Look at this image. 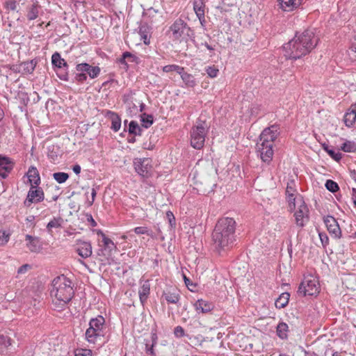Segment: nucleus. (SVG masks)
Masks as SVG:
<instances>
[{"label": "nucleus", "instance_id": "f257e3e1", "mask_svg": "<svg viewBox=\"0 0 356 356\" xmlns=\"http://www.w3.org/2000/svg\"><path fill=\"white\" fill-rule=\"evenodd\" d=\"M318 42L313 30L307 29L283 45L284 56L286 59L297 60L310 53Z\"/></svg>", "mask_w": 356, "mask_h": 356}, {"label": "nucleus", "instance_id": "f03ea898", "mask_svg": "<svg viewBox=\"0 0 356 356\" xmlns=\"http://www.w3.org/2000/svg\"><path fill=\"white\" fill-rule=\"evenodd\" d=\"M236 221L225 217L218 220L212 233L213 245L218 253L226 252L235 245Z\"/></svg>", "mask_w": 356, "mask_h": 356}, {"label": "nucleus", "instance_id": "7ed1b4c3", "mask_svg": "<svg viewBox=\"0 0 356 356\" xmlns=\"http://www.w3.org/2000/svg\"><path fill=\"white\" fill-rule=\"evenodd\" d=\"M74 294V284L70 279L61 275L54 279L51 296L54 309H64Z\"/></svg>", "mask_w": 356, "mask_h": 356}, {"label": "nucleus", "instance_id": "20e7f679", "mask_svg": "<svg viewBox=\"0 0 356 356\" xmlns=\"http://www.w3.org/2000/svg\"><path fill=\"white\" fill-rule=\"evenodd\" d=\"M280 134V127L273 124L264 129L260 134L259 141L257 143V152L266 164H270L273 160L274 147Z\"/></svg>", "mask_w": 356, "mask_h": 356}, {"label": "nucleus", "instance_id": "39448f33", "mask_svg": "<svg viewBox=\"0 0 356 356\" xmlns=\"http://www.w3.org/2000/svg\"><path fill=\"white\" fill-rule=\"evenodd\" d=\"M105 318L99 315L90 319L89 327L86 331V339L88 343H95L105 334Z\"/></svg>", "mask_w": 356, "mask_h": 356}, {"label": "nucleus", "instance_id": "423d86ee", "mask_svg": "<svg viewBox=\"0 0 356 356\" xmlns=\"http://www.w3.org/2000/svg\"><path fill=\"white\" fill-rule=\"evenodd\" d=\"M173 39L187 42L194 36L193 31L182 20H176L170 27Z\"/></svg>", "mask_w": 356, "mask_h": 356}, {"label": "nucleus", "instance_id": "0eeeda50", "mask_svg": "<svg viewBox=\"0 0 356 356\" xmlns=\"http://www.w3.org/2000/svg\"><path fill=\"white\" fill-rule=\"evenodd\" d=\"M207 129L204 122H197L191 131V145L197 149L203 147L207 136Z\"/></svg>", "mask_w": 356, "mask_h": 356}, {"label": "nucleus", "instance_id": "6e6552de", "mask_svg": "<svg viewBox=\"0 0 356 356\" xmlns=\"http://www.w3.org/2000/svg\"><path fill=\"white\" fill-rule=\"evenodd\" d=\"M320 291L318 280L313 275L305 276L300 283L298 293L302 296H316Z\"/></svg>", "mask_w": 356, "mask_h": 356}, {"label": "nucleus", "instance_id": "1a4fd4ad", "mask_svg": "<svg viewBox=\"0 0 356 356\" xmlns=\"http://www.w3.org/2000/svg\"><path fill=\"white\" fill-rule=\"evenodd\" d=\"M297 203L298 209L294 213L296 223L297 226L303 227L309 221V209L300 196L298 199Z\"/></svg>", "mask_w": 356, "mask_h": 356}, {"label": "nucleus", "instance_id": "9d476101", "mask_svg": "<svg viewBox=\"0 0 356 356\" xmlns=\"http://www.w3.org/2000/svg\"><path fill=\"white\" fill-rule=\"evenodd\" d=\"M135 171L142 177L147 178L150 175L151 165L148 159L136 158L134 160Z\"/></svg>", "mask_w": 356, "mask_h": 356}, {"label": "nucleus", "instance_id": "9b49d317", "mask_svg": "<svg viewBox=\"0 0 356 356\" xmlns=\"http://www.w3.org/2000/svg\"><path fill=\"white\" fill-rule=\"evenodd\" d=\"M100 235L102 238L104 248L100 250V252L98 253V254L99 256H104L108 264H110L111 262L109 261V257L111 256L113 250L116 248V245L113 241L107 237L103 232H101Z\"/></svg>", "mask_w": 356, "mask_h": 356}, {"label": "nucleus", "instance_id": "f8f14e48", "mask_svg": "<svg viewBox=\"0 0 356 356\" xmlns=\"http://www.w3.org/2000/svg\"><path fill=\"white\" fill-rule=\"evenodd\" d=\"M324 223L330 234L334 238H340L341 237V230L337 220L331 216H327L324 218Z\"/></svg>", "mask_w": 356, "mask_h": 356}, {"label": "nucleus", "instance_id": "ddd939ff", "mask_svg": "<svg viewBox=\"0 0 356 356\" xmlns=\"http://www.w3.org/2000/svg\"><path fill=\"white\" fill-rule=\"evenodd\" d=\"M38 186H31L28 192L25 204L30 206L31 203H38L44 200V195L42 189Z\"/></svg>", "mask_w": 356, "mask_h": 356}, {"label": "nucleus", "instance_id": "4468645a", "mask_svg": "<svg viewBox=\"0 0 356 356\" xmlns=\"http://www.w3.org/2000/svg\"><path fill=\"white\" fill-rule=\"evenodd\" d=\"M76 71L82 72L86 76L88 75L90 79H95L99 75L101 70L98 66H92L88 63H82L76 65Z\"/></svg>", "mask_w": 356, "mask_h": 356}, {"label": "nucleus", "instance_id": "2eb2a0df", "mask_svg": "<svg viewBox=\"0 0 356 356\" xmlns=\"http://www.w3.org/2000/svg\"><path fill=\"white\" fill-rule=\"evenodd\" d=\"M76 245V251L81 258L86 259L92 255V245L90 242L77 240Z\"/></svg>", "mask_w": 356, "mask_h": 356}, {"label": "nucleus", "instance_id": "dca6fc26", "mask_svg": "<svg viewBox=\"0 0 356 356\" xmlns=\"http://www.w3.org/2000/svg\"><path fill=\"white\" fill-rule=\"evenodd\" d=\"M13 161L8 156L0 155V177L5 179L13 170Z\"/></svg>", "mask_w": 356, "mask_h": 356}, {"label": "nucleus", "instance_id": "f3484780", "mask_svg": "<svg viewBox=\"0 0 356 356\" xmlns=\"http://www.w3.org/2000/svg\"><path fill=\"white\" fill-rule=\"evenodd\" d=\"M26 243V247L31 252H38L42 248V244L40 238L37 236H32L29 234H26L25 236Z\"/></svg>", "mask_w": 356, "mask_h": 356}, {"label": "nucleus", "instance_id": "a211bd4d", "mask_svg": "<svg viewBox=\"0 0 356 356\" xmlns=\"http://www.w3.org/2000/svg\"><path fill=\"white\" fill-rule=\"evenodd\" d=\"M204 0H193V10L202 25L205 22Z\"/></svg>", "mask_w": 356, "mask_h": 356}, {"label": "nucleus", "instance_id": "6ab92c4d", "mask_svg": "<svg viewBox=\"0 0 356 356\" xmlns=\"http://www.w3.org/2000/svg\"><path fill=\"white\" fill-rule=\"evenodd\" d=\"M343 121L347 127H352L356 121V102L351 104L344 115Z\"/></svg>", "mask_w": 356, "mask_h": 356}, {"label": "nucleus", "instance_id": "aec40b11", "mask_svg": "<svg viewBox=\"0 0 356 356\" xmlns=\"http://www.w3.org/2000/svg\"><path fill=\"white\" fill-rule=\"evenodd\" d=\"M194 306L198 313H208L213 309L212 302L202 299L197 300Z\"/></svg>", "mask_w": 356, "mask_h": 356}, {"label": "nucleus", "instance_id": "412c9836", "mask_svg": "<svg viewBox=\"0 0 356 356\" xmlns=\"http://www.w3.org/2000/svg\"><path fill=\"white\" fill-rule=\"evenodd\" d=\"M29 182L31 186H38L40 184V177L37 168L34 166H31L26 172Z\"/></svg>", "mask_w": 356, "mask_h": 356}, {"label": "nucleus", "instance_id": "4be33fe9", "mask_svg": "<svg viewBox=\"0 0 356 356\" xmlns=\"http://www.w3.org/2000/svg\"><path fill=\"white\" fill-rule=\"evenodd\" d=\"M162 297L170 304H178L180 300L179 292L177 289L164 291Z\"/></svg>", "mask_w": 356, "mask_h": 356}, {"label": "nucleus", "instance_id": "5701e85b", "mask_svg": "<svg viewBox=\"0 0 356 356\" xmlns=\"http://www.w3.org/2000/svg\"><path fill=\"white\" fill-rule=\"evenodd\" d=\"M150 293V284L149 280H145L141 284L138 290L139 298L142 305L147 301Z\"/></svg>", "mask_w": 356, "mask_h": 356}, {"label": "nucleus", "instance_id": "b1692460", "mask_svg": "<svg viewBox=\"0 0 356 356\" xmlns=\"http://www.w3.org/2000/svg\"><path fill=\"white\" fill-rule=\"evenodd\" d=\"M302 0H278L280 8L284 11H291L298 8Z\"/></svg>", "mask_w": 356, "mask_h": 356}, {"label": "nucleus", "instance_id": "393cba45", "mask_svg": "<svg viewBox=\"0 0 356 356\" xmlns=\"http://www.w3.org/2000/svg\"><path fill=\"white\" fill-rule=\"evenodd\" d=\"M179 75L186 87L194 88L197 85V81L194 76L191 74L186 72L184 69Z\"/></svg>", "mask_w": 356, "mask_h": 356}, {"label": "nucleus", "instance_id": "a878e982", "mask_svg": "<svg viewBox=\"0 0 356 356\" xmlns=\"http://www.w3.org/2000/svg\"><path fill=\"white\" fill-rule=\"evenodd\" d=\"M51 63L54 67L57 68H68L67 62L61 58L60 54L58 52H55L51 56Z\"/></svg>", "mask_w": 356, "mask_h": 356}, {"label": "nucleus", "instance_id": "bb28decb", "mask_svg": "<svg viewBox=\"0 0 356 356\" xmlns=\"http://www.w3.org/2000/svg\"><path fill=\"white\" fill-rule=\"evenodd\" d=\"M290 294L287 292L282 293L280 296L275 300V305L276 308L282 309L285 307L289 300Z\"/></svg>", "mask_w": 356, "mask_h": 356}, {"label": "nucleus", "instance_id": "cd10ccee", "mask_svg": "<svg viewBox=\"0 0 356 356\" xmlns=\"http://www.w3.org/2000/svg\"><path fill=\"white\" fill-rule=\"evenodd\" d=\"M40 9V6L38 5L37 3L31 5V6H30L27 10V19L31 21L35 19L38 17Z\"/></svg>", "mask_w": 356, "mask_h": 356}, {"label": "nucleus", "instance_id": "c85d7f7f", "mask_svg": "<svg viewBox=\"0 0 356 356\" xmlns=\"http://www.w3.org/2000/svg\"><path fill=\"white\" fill-rule=\"evenodd\" d=\"M289 327L288 325L284 322L280 323L277 326V335L282 339H285L288 337Z\"/></svg>", "mask_w": 356, "mask_h": 356}, {"label": "nucleus", "instance_id": "c756f323", "mask_svg": "<svg viewBox=\"0 0 356 356\" xmlns=\"http://www.w3.org/2000/svg\"><path fill=\"white\" fill-rule=\"evenodd\" d=\"M108 114L111 115V129L115 132L119 131L121 127L120 118L118 115L111 111H109Z\"/></svg>", "mask_w": 356, "mask_h": 356}, {"label": "nucleus", "instance_id": "7c9ffc66", "mask_svg": "<svg viewBox=\"0 0 356 356\" xmlns=\"http://www.w3.org/2000/svg\"><path fill=\"white\" fill-rule=\"evenodd\" d=\"M323 149L328 154V155L336 161H339L342 158V154L339 151H334L330 149L327 145L323 144Z\"/></svg>", "mask_w": 356, "mask_h": 356}, {"label": "nucleus", "instance_id": "2f4dec72", "mask_svg": "<svg viewBox=\"0 0 356 356\" xmlns=\"http://www.w3.org/2000/svg\"><path fill=\"white\" fill-rule=\"evenodd\" d=\"M341 149L345 152H356V143L350 140H346L341 145Z\"/></svg>", "mask_w": 356, "mask_h": 356}, {"label": "nucleus", "instance_id": "473e14b6", "mask_svg": "<svg viewBox=\"0 0 356 356\" xmlns=\"http://www.w3.org/2000/svg\"><path fill=\"white\" fill-rule=\"evenodd\" d=\"M142 129L136 121H131L129 124V132L134 136H140Z\"/></svg>", "mask_w": 356, "mask_h": 356}, {"label": "nucleus", "instance_id": "72a5a7b5", "mask_svg": "<svg viewBox=\"0 0 356 356\" xmlns=\"http://www.w3.org/2000/svg\"><path fill=\"white\" fill-rule=\"evenodd\" d=\"M184 68L178 65H168L163 67V71L168 73L171 72H176L178 74H180Z\"/></svg>", "mask_w": 356, "mask_h": 356}, {"label": "nucleus", "instance_id": "f704fd0d", "mask_svg": "<svg viewBox=\"0 0 356 356\" xmlns=\"http://www.w3.org/2000/svg\"><path fill=\"white\" fill-rule=\"evenodd\" d=\"M140 120L143 127L147 129L153 124V117L152 115L143 113L140 115Z\"/></svg>", "mask_w": 356, "mask_h": 356}, {"label": "nucleus", "instance_id": "c9c22d12", "mask_svg": "<svg viewBox=\"0 0 356 356\" xmlns=\"http://www.w3.org/2000/svg\"><path fill=\"white\" fill-rule=\"evenodd\" d=\"M53 177L58 184H63L67 180L69 175L66 172H55Z\"/></svg>", "mask_w": 356, "mask_h": 356}, {"label": "nucleus", "instance_id": "e433bc0d", "mask_svg": "<svg viewBox=\"0 0 356 356\" xmlns=\"http://www.w3.org/2000/svg\"><path fill=\"white\" fill-rule=\"evenodd\" d=\"M36 64L37 63L34 60H31L28 62H24L23 63L24 72L29 74L33 73L35 68Z\"/></svg>", "mask_w": 356, "mask_h": 356}, {"label": "nucleus", "instance_id": "4c0bfd02", "mask_svg": "<svg viewBox=\"0 0 356 356\" xmlns=\"http://www.w3.org/2000/svg\"><path fill=\"white\" fill-rule=\"evenodd\" d=\"M134 231L138 235L146 234L152 236V231L147 227H136L134 229Z\"/></svg>", "mask_w": 356, "mask_h": 356}, {"label": "nucleus", "instance_id": "58836bf2", "mask_svg": "<svg viewBox=\"0 0 356 356\" xmlns=\"http://www.w3.org/2000/svg\"><path fill=\"white\" fill-rule=\"evenodd\" d=\"M61 222L62 219L60 218H54L48 222L47 228L49 231H50L52 228L60 227H61Z\"/></svg>", "mask_w": 356, "mask_h": 356}, {"label": "nucleus", "instance_id": "ea45409f", "mask_svg": "<svg viewBox=\"0 0 356 356\" xmlns=\"http://www.w3.org/2000/svg\"><path fill=\"white\" fill-rule=\"evenodd\" d=\"M205 72L210 78H216L219 73V70L214 65L205 67Z\"/></svg>", "mask_w": 356, "mask_h": 356}, {"label": "nucleus", "instance_id": "a19ab883", "mask_svg": "<svg viewBox=\"0 0 356 356\" xmlns=\"http://www.w3.org/2000/svg\"><path fill=\"white\" fill-rule=\"evenodd\" d=\"M10 232L0 230V246L6 245L10 239Z\"/></svg>", "mask_w": 356, "mask_h": 356}, {"label": "nucleus", "instance_id": "79ce46f5", "mask_svg": "<svg viewBox=\"0 0 356 356\" xmlns=\"http://www.w3.org/2000/svg\"><path fill=\"white\" fill-rule=\"evenodd\" d=\"M325 187L329 191L332 193L337 192L339 189L338 184L331 179L326 181Z\"/></svg>", "mask_w": 356, "mask_h": 356}, {"label": "nucleus", "instance_id": "37998d69", "mask_svg": "<svg viewBox=\"0 0 356 356\" xmlns=\"http://www.w3.org/2000/svg\"><path fill=\"white\" fill-rule=\"evenodd\" d=\"M58 148L56 146H51L48 147V156L53 161H56L58 159Z\"/></svg>", "mask_w": 356, "mask_h": 356}, {"label": "nucleus", "instance_id": "c03bdc74", "mask_svg": "<svg viewBox=\"0 0 356 356\" xmlns=\"http://www.w3.org/2000/svg\"><path fill=\"white\" fill-rule=\"evenodd\" d=\"M299 197H296L295 195H286L287 202H289V207L291 209H295L296 205L298 206L297 200Z\"/></svg>", "mask_w": 356, "mask_h": 356}, {"label": "nucleus", "instance_id": "a18cd8bd", "mask_svg": "<svg viewBox=\"0 0 356 356\" xmlns=\"http://www.w3.org/2000/svg\"><path fill=\"white\" fill-rule=\"evenodd\" d=\"M318 236L323 248H326L329 244V238L325 233L319 232Z\"/></svg>", "mask_w": 356, "mask_h": 356}, {"label": "nucleus", "instance_id": "49530a36", "mask_svg": "<svg viewBox=\"0 0 356 356\" xmlns=\"http://www.w3.org/2000/svg\"><path fill=\"white\" fill-rule=\"evenodd\" d=\"M166 218L168 220L170 227H174L176 225L175 223V217L173 213L170 211H168L166 212Z\"/></svg>", "mask_w": 356, "mask_h": 356}, {"label": "nucleus", "instance_id": "de8ad7c7", "mask_svg": "<svg viewBox=\"0 0 356 356\" xmlns=\"http://www.w3.org/2000/svg\"><path fill=\"white\" fill-rule=\"evenodd\" d=\"M74 79L77 82L83 83L87 80V76L82 72H76Z\"/></svg>", "mask_w": 356, "mask_h": 356}, {"label": "nucleus", "instance_id": "09e8293b", "mask_svg": "<svg viewBox=\"0 0 356 356\" xmlns=\"http://www.w3.org/2000/svg\"><path fill=\"white\" fill-rule=\"evenodd\" d=\"M156 345L152 344V343L151 345H149L148 343H145V350H146V353L148 356H155L156 355L154 350V347Z\"/></svg>", "mask_w": 356, "mask_h": 356}, {"label": "nucleus", "instance_id": "8fccbe9b", "mask_svg": "<svg viewBox=\"0 0 356 356\" xmlns=\"http://www.w3.org/2000/svg\"><path fill=\"white\" fill-rule=\"evenodd\" d=\"M174 334L176 337L179 338V337L184 336L185 332H184V328L181 326H177V327H175V328L174 330Z\"/></svg>", "mask_w": 356, "mask_h": 356}, {"label": "nucleus", "instance_id": "3c124183", "mask_svg": "<svg viewBox=\"0 0 356 356\" xmlns=\"http://www.w3.org/2000/svg\"><path fill=\"white\" fill-rule=\"evenodd\" d=\"M92 352L90 350L81 349L75 353V356H91Z\"/></svg>", "mask_w": 356, "mask_h": 356}, {"label": "nucleus", "instance_id": "603ef678", "mask_svg": "<svg viewBox=\"0 0 356 356\" xmlns=\"http://www.w3.org/2000/svg\"><path fill=\"white\" fill-rule=\"evenodd\" d=\"M128 56H129V51L124 52L122 55V57L118 60L119 63L127 67V63L126 60L128 58Z\"/></svg>", "mask_w": 356, "mask_h": 356}, {"label": "nucleus", "instance_id": "864d4df0", "mask_svg": "<svg viewBox=\"0 0 356 356\" xmlns=\"http://www.w3.org/2000/svg\"><path fill=\"white\" fill-rule=\"evenodd\" d=\"M296 189L293 187V184H288L286 189V195H295Z\"/></svg>", "mask_w": 356, "mask_h": 356}, {"label": "nucleus", "instance_id": "5fc2aeb1", "mask_svg": "<svg viewBox=\"0 0 356 356\" xmlns=\"http://www.w3.org/2000/svg\"><path fill=\"white\" fill-rule=\"evenodd\" d=\"M31 268V266L29 264H24L20 266L17 270V274H24Z\"/></svg>", "mask_w": 356, "mask_h": 356}, {"label": "nucleus", "instance_id": "6e6d98bb", "mask_svg": "<svg viewBox=\"0 0 356 356\" xmlns=\"http://www.w3.org/2000/svg\"><path fill=\"white\" fill-rule=\"evenodd\" d=\"M140 34L142 40H143V42L145 44H149L150 42L149 38L147 37V35L146 34L144 33L142 27L140 29Z\"/></svg>", "mask_w": 356, "mask_h": 356}, {"label": "nucleus", "instance_id": "4d7b16f0", "mask_svg": "<svg viewBox=\"0 0 356 356\" xmlns=\"http://www.w3.org/2000/svg\"><path fill=\"white\" fill-rule=\"evenodd\" d=\"M96 195H97V190L95 188H92V191H91V200H88V206L92 205V204L95 201Z\"/></svg>", "mask_w": 356, "mask_h": 356}, {"label": "nucleus", "instance_id": "13d9d810", "mask_svg": "<svg viewBox=\"0 0 356 356\" xmlns=\"http://www.w3.org/2000/svg\"><path fill=\"white\" fill-rule=\"evenodd\" d=\"M129 56H128V58H127L128 61L137 63L138 60V58L136 55H134L130 52H129Z\"/></svg>", "mask_w": 356, "mask_h": 356}, {"label": "nucleus", "instance_id": "bf43d9fd", "mask_svg": "<svg viewBox=\"0 0 356 356\" xmlns=\"http://www.w3.org/2000/svg\"><path fill=\"white\" fill-rule=\"evenodd\" d=\"M129 109H130L131 113H136L138 111V108L134 103H129Z\"/></svg>", "mask_w": 356, "mask_h": 356}, {"label": "nucleus", "instance_id": "052dcab7", "mask_svg": "<svg viewBox=\"0 0 356 356\" xmlns=\"http://www.w3.org/2000/svg\"><path fill=\"white\" fill-rule=\"evenodd\" d=\"M74 172L76 175H79L81 172V166L78 164L74 165L72 168Z\"/></svg>", "mask_w": 356, "mask_h": 356}, {"label": "nucleus", "instance_id": "680f3d73", "mask_svg": "<svg viewBox=\"0 0 356 356\" xmlns=\"http://www.w3.org/2000/svg\"><path fill=\"white\" fill-rule=\"evenodd\" d=\"M201 45L204 46L211 52H213L214 51V48L211 45L209 44L207 42L202 43Z\"/></svg>", "mask_w": 356, "mask_h": 356}, {"label": "nucleus", "instance_id": "e2e57ef3", "mask_svg": "<svg viewBox=\"0 0 356 356\" xmlns=\"http://www.w3.org/2000/svg\"><path fill=\"white\" fill-rule=\"evenodd\" d=\"M350 49L352 51L356 52V36L353 38V40L352 41Z\"/></svg>", "mask_w": 356, "mask_h": 356}, {"label": "nucleus", "instance_id": "0e129e2a", "mask_svg": "<svg viewBox=\"0 0 356 356\" xmlns=\"http://www.w3.org/2000/svg\"><path fill=\"white\" fill-rule=\"evenodd\" d=\"M350 177L356 181V170H350Z\"/></svg>", "mask_w": 356, "mask_h": 356}, {"label": "nucleus", "instance_id": "69168bd1", "mask_svg": "<svg viewBox=\"0 0 356 356\" xmlns=\"http://www.w3.org/2000/svg\"><path fill=\"white\" fill-rule=\"evenodd\" d=\"M151 338H152V343L154 344V345H156V343H157V336H156V334L155 333H152V336H151Z\"/></svg>", "mask_w": 356, "mask_h": 356}, {"label": "nucleus", "instance_id": "338daca9", "mask_svg": "<svg viewBox=\"0 0 356 356\" xmlns=\"http://www.w3.org/2000/svg\"><path fill=\"white\" fill-rule=\"evenodd\" d=\"M259 108L257 106H252V107L250 108L251 115L253 114H257V110H259Z\"/></svg>", "mask_w": 356, "mask_h": 356}, {"label": "nucleus", "instance_id": "774afa93", "mask_svg": "<svg viewBox=\"0 0 356 356\" xmlns=\"http://www.w3.org/2000/svg\"><path fill=\"white\" fill-rule=\"evenodd\" d=\"M88 220L91 223V225L95 227L97 225V223L95 221V220L92 218V216L91 215H90L88 217Z\"/></svg>", "mask_w": 356, "mask_h": 356}]
</instances>
